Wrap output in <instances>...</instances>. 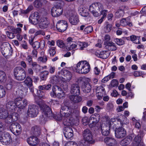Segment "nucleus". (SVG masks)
<instances>
[{
	"mask_svg": "<svg viewBox=\"0 0 146 146\" xmlns=\"http://www.w3.org/2000/svg\"><path fill=\"white\" fill-rule=\"evenodd\" d=\"M60 113L62 117L60 116L58 120L60 121L63 119V124L68 125H69L70 123L69 117L71 116L77 117L79 112L72 109L70 107L65 106L62 107L60 110Z\"/></svg>",
	"mask_w": 146,
	"mask_h": 146,
	"instance_id": "f257e3e1",
	"label": "nucleus"
},
{
	"mask_svg": "<svg viewBox=\"0 0 146 146\" xmlns=\"http://www.w3.org/2000/svg\"><path fill=\"white\" fill-rule=\"evenodd\" d=\"M18 114L17 113H9L8 111L3 108H0V119H4L7 117L5 122L7 124H10L18 119Z\"/></svg>",
	"mask_w": 146,
	"mask_h": 146,
	"instance_id": "f03ea898",
	"label": "nucleus"
},
{
	"mask_svg": "<svg viewBox=\"0 0 146 146\" xmlns=\"http://www.w3.org/2000/svg\"><path fill=\"white\" fill-rule=\"evenodd\" d=\"M76 72L79 73L86 74L90 70V66L86 61H81L78 62L75 67Z\"/></svg>",
	"mask_w": 146,
	"mask_h": 146,
	"instance_id": "7ed1b4c3",
	"label": "nucleus"
},
{
	"mask_svg": "<svg viewBox=\"0 0 146 146\" xmlns=\"http://www.w3.org/2000/svg\"><path fill=\"white\" fill-rule=\"evenodd\" d=\"M41 110L42 112L44 115H42L40 117V121L42 123H44L45 121V117L50 118L53 116V114L52 113L51 109L49 107L46 105H43L41 106Z\"/></svg>",
	"mask_w": 146,
	"mask_h": 146,
	"instance_id": "20e7f679",
	"label": "nucleus"
},
{
	"mask_svg": "<svg viewBox=\"0 0 146 146\" xmlns=\"http://www.w3.org/2000/svg\"><path fill=\"white\" fill-rule=\"evenodd\" d=\"M13 73L15 79L19 81L23 80L26 77L25 70L23 68L20 66L15 68L13 70Z\"/></svg>",
	"mask_w": 146,
	"mask_h": 146,
	"instance_id": "39448f33",
	"label": "nucleus"
},
{
	"mask_svg": "<svg viewBox=\"0 0 146 146\" xmlns=\"http://www.w3.org/2000/svg\"><path fill=\"white\" fill-rule=\"evenodd\" d=\"M8 43H3L1 46V52L2 55L6 58H8L12 55L13 52L12 48H9L6 46Z\"/></svg>",
	"mask_w": 146,
	"mask_h": 146,
	"instance_id": "423d86ee",
	"label": "nucleus"
},
{
	"mask_svg": "<svg viewBox=\"0 0 146 146\" xmlns=\"http://www.w3.org/2000/svg\"><path fill=\"white\" fill-rule=\"evenodd\" d=\"M67 15L69 17V21L71 24L76 25L79 22L78 18L74 11L73 10L68 11L67 12Z\"/></svg>",
	"mask_w": 146,
	"mask_h": 146,
	"instance_id": "0eeeda50",
	"label": "nucleus"
},
{
	"mask_svg": "<svg viewBox=\"0 0 146 146\" xmlns=\"http://www.w3.org/2000/svg\"><path fill=\"white\" fill-rule=\"evenodd\" d=\"M12 141L11 137L8 133H3L0 137V142L4 145H8L11 143Z\"/></svg>",
	"mask_w": 146,
	"mask_h": 146,
	"instance_id": "6e6552de",
	"label": "nucleus"
},
{
	"mask_svg": "<svg viewBox=\"0 0 146 146\" xmlns=\"http://www.w3.org/2000/svg\"><path fill=\"white\" fill-rule=\"evenodd\" d=\"M83 136L85 141L89 143L93 144L95 142L93 136L91 131L86 129L83 132Z\"/></svg>",
	"mask_w": 146,
	"mask_h": 146,
	"instance_id": "1a4fd4ad",
	"label": "nucleus"
},
{
	"mask_svg": "<svg viewBox=\"0 0 146 146\" xmlns=\"http://www.w3.org/2000/svg\"><path fill=\"white\" fill-rule=\"evenodd\" d=\"M11 131L15 135H19L21 132L22 127L18 123H15L11 125L9 127Z\"/></svg>",
	"mask_w": 146,
	"mask_h": 146,
	"instance_id": "9d476101",
	"label": "nucleus"
},
{
	"mask_svg": "<svg viewBox=\"0 0 146 146\" xmlns=\"http://www.w3.org/2000/svg\"><path fill=\"white\" fill-rule=\"evenodd\" d=\"M38 113L37 107L35 105L31 104L29 106L27 113L29 116L35 117L37 116Z\"/></svg>",
	"mask_w": 146,
	"mask_h": 146,
	"instance_id": "9b49d317",
	"label": "nucleus"
},
{
	"mask_svg": "<svg viewBox=\"0 0 146 146\" xmlns=\"http://www.w3.org/2000/svg\"><path fill=\"white\" fill-rule=\"evenodd\" d=\"M63 9L60 4L54 5L51 9L52 16L54 17H56L62 15L63 12Z\"/></svg>",
	"mask_w": 146,
	"mask_h": 146,
	"instance_id": "f8f14e48",
	"label": "nucleus"
},
{
	"mask_svg": "<svg viewBox=\"0 0 146 146\" xmlns=\"http://www.w3.org/2000/svg\"><path fill=\"white\" fill-rule=\"evenodd\" d=\"M102 4L99 2L94 3L91 5L89 8V10L93 16L95 17V15L98 12L97 10H100L101 8Z\"/></svg>",
	"mask_w": 146,
	"mask_h": 146,
	"instance_id": "ddd939ff",
	"label": "nucleus"
},
{
	"mask_svg": "<svg viewBox=\"0 0 146 146\" xmlns=\"http://www.w3.org/2000/svg\"><path fill=\"white\" fill-rule=\"evenodd\" d=\"M68 26L67 21L64 20H60L56 24V28L59 32H62L66 29Z\"/></svg>",
	"mask_w": 146,
	"mask_h": 146,
	"instance_id": "4468645a",
	"label": "nucleus"
},
{
	"mask_svg": "<svg viewBox=\"0 0 146 146\" xmlns=\"http://www.w3.org/2000/svg\"><path fill=\"white\" fill-rule=\"evenodd\" d=\"M21 97H18L15 100L16 103L17 108L20 109H23L25 108L28 104L27 101L26 99L23 100Z\"/></svg>",
	"mask_w": 146,
	"mask_h": 146,
	"instance_id": "2eb2a0df",
	"label": "nucleus"
},
{
	"mask_svg": "<svg viewBox=\"0 0 146 146\" xmlns=\"http://www.w3.org/2000/svg\"><path fill=\"white\" fill-rule=\"evenodd\" d=\"M49 23L48 18L45 16H42L40 18L38 26L41 29H46L49 26Z\"/></svg>",
	"mask_w": 146,
	"mask_h": 146,
	"instance_id": "dca6fc26",
	"label": "nucleus"
},
{
	"mask_svg": "<svg viewBox=\"0 0 146 146\" xmlns=\"http://www.w3.org/2000/svg\"><path fill=\"white\" fill-rule=\"evenodd\" d=\"M39 18L38 13L35 12L30 15L29 17V21L31 24L36 25L38 24Z\"/></svg>",
	"mask_w": 146,
	"mask_h": 146,
	"instance_id": "f3484780",
	"label": "nucleus"
},
{
	"mask_svg": "<svg viewBox=\"0 0 146 146\" xmlns=\"http://www.w3.org/2000/svg\"><path fill=\"white\" fill-rule=\"evenodd\" d=\"M6 108L8 111L11 112L10 113L11 114L12 113H16L17 108L16 102L15 101H9L6 104Z\"/></svg>",
	"mask_w": 146,
	"mask_h": 146,
	"instance_id": "a211bd4d",
	"label": "nucleus"
},
{
	"mask_svg": "<svg viewBox=\"0 0 146 146\" xmlns=\"http://www.w3.org/2000/svg\"><path fill=\"white\" fill-rule=\"evenodd\" d=\"M70 92L71 94L79 95L80 94V87L77 84H71L70 87Z\"/></svg>",
	"mask_w": 146,
	"mask_h": 146,
	"instance_id": "6ab92c4d",
	"label": "nucleus"
},
{
	"mask_svg": "<svg viewBox=\"0 0 146 146\" xmlns=\"http://www.w3.org/2000/svg\"><path fill=\"white\" fill-rule=\"evenodd\" d=\"M115 135L117 138H122L126 135V131L124 129L121 127H120L115 130Z\"/></svg>",
	"mask_w": 146,
	"mask_h": 146,
	"instance_id": "aec40b11",
	"label": "nucleus"
},
{
	"mask_svg": "<svg viewBox=\"0 0 146 146\" xmlns=\"http://www.w3.org/2000/svg\"><path fill=\"white\" fill-rule=\"evenodd\" d=\"M63 132L65 137L68 139L71 138L73 136V131L72 128L70 127H64Z\"/></svg>",
	"mask_w": 146,
	"mask_h": 146,
	"instance_id": "412c9836",
	"label": "nucleus"
},
{
	"mask_svg": "<svg viewBox=\"0 0 146 146\" xmlns=\"http://www.w3.org/2000/svg\"><path fill=\"white\" fill-rule=\"evenodd\" d=\"M33 82L32 78L29 76L26 77V78L24 81V84L29 88L30 91L32 93L34 92V91Z\"/></svg>",
	"mask_w": 146,
	"mask_h": 146,
	"instance_id": "4be33fe9",
	"label": "nucleus"
},
{
	"mask_svg": "<svg viewBox=\"0 0 146 146\" xmlns=\"http://www.w3.org/2000/svg\"><path fill=\"white\" fill-rule=\"evenodd\" d=\"M27 142L30 145L35 146L38 144L39 140L36 137L32 136L28 138Z\"/></svg>",
	"mask_w": 146,
	"mask_h": 146,
	"instance_id": "5701e85b",
	"label": "nucleus"
},
{
	"mask_svg": "<svg viewBox=\"0 0 146 146\" xmlns=\"http://www.w3.org/2000/svg\"><path fill=\"white\" fill-rule=\"evenodd\" d=\"M110 128L109 126L107 125L106 124H102L101 125V132L103 135L107 136L110 132Z\"/></svg>",
	"mask_w": 146,
	"mask_h": 146,
	"instance_id": "b1692460",
	"label": "nucleus"
},
{
	"mask_svg": "<svg viewBox=\"0 0 146 146\" xmlns=\"http://www.w3.org/2000/svg\"><path fill=\"white\" fill-rule=\"evenodd\" d=\"M132 136L133 137V135H131V136H128L122 139L120 142V145L122 146H126L129 145L132 139Z\"/></svg>",
	"mask_w": 146,
	"mask_h": 146,
	"instance_id": "393cba45",
	"label": "nucleus"
},
{
	"mask_svg": "<svg viewBox=\"0 0 146 146\" xmlns=\"http://www.w3.org/2000/svg\"><path fill=\"white\" fill-rule=\"evenodd\" d=\"M61 74L65 77L64 78L65 81L69 82L71 80L72 75L69 71L66 70H63L62 71Z\"/></svg>",
	"mask_w": 146,
	"mask_h": 146,
	"instance_id": "a878e982",
	"label": "nucleus"
},
{
	"mask_svg": "<svg viewBox=\"0 0 146 146\" xmlns=\"http://www.w3.org/2000/svg\"><path fill=\"white\" fill-rule=\"evenodd\" d=\"M130 21V17H129L123 18L120 21V24L121 25L123 26L128 25L129 27H131L132 25Z\"/></svg>",
	"mask_w": 146,
	"mask_h": 146,
	"instance_id": "bb28decb",
	"label": "nucleus"
},
{
	"mask_svg": "<svg viewBox=\"0 0 146 146\" xmlns=\"http://www.w3.org/2000/svg\"><path fill=\"white\" fill-rule=\"evenodd\" d=\"M108 11L106 10H103V6L102 5L101 8L100 9V10L98 13H96L95 15V17H97L100 16L101 15H103L102 17L105 18L106 17L107 15V13Z\"/></svg>",
	"mask_w": 146,
	"mask_h": 146,
	"instance_id": "cd10ccee",
	"label": "nucleus"
},
{
	"mask_svg": "<svg viewBox=\"0 0 146 146\" xmlns=\"http://www.w3.org/2000/svg\"><path fill=\"white\" fill-rule=\"evenodd\" d=\"M105 45L106 48L109 50L113 51L116 50L117 49V48L115 46V44L112 42H106Z\"/></svg>",
	"mask_w": 146,
	"mask_h": 146,
	"instance_id": "c85d7f7f",
	"label": "nucleus"
},
{
	"mask_svg": "<svg viewBox=\"0 0 146 146\" xmlns=\"http://www.w3.org/2000/svg\"><path fill=\"white\" fill-rule=\"evenodd\" d=\"M100 119V115L98 114L95 113L91 115L89 120L90 121V122H92L98 123Z\"/></svg>",
	"mask_w": 146,
	"mask_h": 146,
	"instance_id": "c756f323",
	"label": "nucleus"
},
{
	"mask_svg": "<svg viewBox=\"0 0 146 146\" xmlns=\"http://www.w3.org/2000/svg\"><path fill=\"white\" fill-rule=\"evenodd\" d=\"M141 139L139 137L136 136L133 141V146H144L143 144L141 142Z\"/></svg>",
	"mask_w": 146,
	"mask_h": 146,
	"instance_id": "7c9ffc66",
	"label": "nucleus"
},
{
	"mask_svg": "<svg viewBox=\"0 0 146 146\" xmlns=\"http://www.w3.org/2000/svg\"><path fill=\"white\" fill-rule=\"evenodd\" d=\"M80 14L83 17H86L89 14L87 9L83 6L81 7L79 10Z\"/></svg>",
	"mask_w": 146,
	"mask_h": 146,
	"instance_id": "2f4dec72",
	"label": "nucleus"
},
{
	"mask_svg": "<svg viewBox=\"0 0 146 146\" xmlns=\"http://www.w3.org/2000/svg\"><path fill=\"white\" fill-rule=\"evenodd\" d=\"M46 3L45 0H35L34 2V6L36 8L41 7L42 5Z\"/></svg>",
	"mask_w": 146,
	"mask_h": 146,
	"instance_id": "473e14b6",
	"label": "nucleus"
},
{
	"mask_svg": "<svg viewBox=\"0 0 146 146\" xmlns=\"http://www.w3.org/2000/svg\"><path fill=\"white\" fill-rule=\"evenodd\" d=\"M91 88L92 87L90 84L85 83L82 87V90L85 93H88L90 92Z\"/></svg>",
	"mask_w": 146,
	"mask_h": 146,
	"instance_id": "72a5a7b5",
	"label": "nucleus"
},
{
	"mask_svg": "<svg viewBox=\"0 0 146 146\" xmlns=\"http://www.w3.org/2000/svg\"><path fill=\"white\" fill-rule=\"evenodd\" d=\"M49 74L48 71L45 70L41 72L40 74V80H45Z\"/></svg>",
	"mask_w": 146,
	"mask_h": 146,
	"instance_id": "f704fd0d",
	"label": "nucleus"
},
{
	"mask_svg": "<svg viewBox=\"0 0 146 146\" xmlns=\"http://www.w3.org/2000/svg\"><path fill=\"white\" fill-rule=\"evenodd\" d=\"M118 121L120 123L121 125L123 127H125L129 123L128 120L125 116H123L122 119H118Z\"/></svg>",
	"mask_w": 146,
	"mask_h": 146,
	"instance_id": "c9c22d12",
	"label": "nucleus"
},
{
	"mask_svg": "<svg viewBox=\"0 0 146 146\" xmlns=\"http://www.w3.org/2000/svg\"><path fill=\"white\" fill-rule=\"evenodd\" d=\"M123 7H120L115 13V16L118 18H119L121 17H123L124 14Z\"/></svg>",
	"mask_w": 146,
	"mask_h": 146,
	"instance_id": "e433bc0d",
	"label": "nucleus"
},
{
	"mask_svg": "<svg viewBox=\"0 0 146 146\" xmlns=\"http://www.w3.org/2000/svg\"><path fill=\"white\" fill-rule=\"evenodd\" d=\"M59 89L60 90L61 88L59 86L57 85H54L52 89V91L50 93V95L53 97H56L57 91Z\"/></svg>",
	"mask_w": 146,
	"mask_h": 146,
	"instance_id": "4c0bfd02",
	"label": "nucleus"
},
{
	"mask_svg": "<svg viewBox=\"0 0 146 146\" xmlns=\"http://www.w3.org/2000/svg\"><path fill=\"white\" fill-rule=\"evenodd\" d=\"M131 40L134 43L136 44L140 43L139 42L140 36L135 35H131L130 36Z\"/></svg>",
	"mask_w": 146,
	"mask_h": 146,
	"instance_id": "58836bf2",
	"label": "nucleus"
},
{
	"mask_svg": "<svg viewBox=\"0 0 146 146\" xmlns=\"http://www.w3.org/2000/svg\"><path fill=\"white\" fill-rule=\"evenodd\" d=\"M89 127L94 131H97L100 127L98 123L91 122L89 125Z\"/></svg>",
	"mask_w": 146,
	"mask_h": 146,
	"instance_id": "ea45409f",
	"label": "nucleus"
},
{
	"mask_svg": "<svg viewBox=\"0 0 146 146\" xmlns=\"http://www.w3.org/2000/svg\"><path fill=\"white\" fill-rule=\"evenodd\" d=\"M105 143L107 145H110L111 144L114 143L115 140L112 137H107L104 139Z\"/></svg>",
	"mask_w": 146,
	"mask_h": 146,
	"instance_id": "a19ab883",
	"label": "nucleus"
},
{
	"mask_svg": "<svg viewBox=\"0 0 146 146\" xmlns=\"http://www.w3.org/2000/svg\"><path fill=\"white\" fill-rule=\"evenodd\" d=\"M96 92L100 93L102 94H105L106 92L104 88L102 86H96Z\"/></svg>",
	"mask_w": 146,
	"mask_h": 146,
	"instance_id": "79ce46f5",
	"label": "nucleus"
},
{
	"mask_svg": "<svg viewBox=\"0 0 146 146\" xmlns=\"http://www.w3.org/2000/svg\"><path fill=\"white\" fill-rule=\"evenodd\" d=\"M6 91L3 86L0 84V98L4 97L6 95Z\"/></svg>",
	"mask_w": 146,
	"mask_h": 146,
	"instance_id": "37998d69",
	"label": "nucleus"
},
{
	"mask_svg": "<svg viewBox=\"0 0 146 146\" xmlns=\"http://www.w3.org/2000/svg\"><path fill=\"white\" fill-rule=\"evenodd\" d=\"M56 97L59 98H61L65 96V94L64 92L62 91V89L60 90H58L57 91Z\"/></svg>",
	"mask_w": 146,
	"mask_h": 146,
	"instance_id": "c03bdc74",
	"label": "nucleus"
},
{
	"mask_svg": "<svg viewBox=\"0 0 146 146\" xmlns=\"http://www.w3.org/2000/svg\"><path fill=\"white\" fill-rule=\"evenodd\" d=\"M33 8L32 5H30L29 6L27 9L26 10H21V12L22 14H27L29 13L33 9Z\"/></svg>",
	"mask_w": 146,
	"mask_h": 146,
	"instance_id": "a18cd8bd",
	"label": "nucleus"
},
{
	"mask_svg": "<svg viewBox=\"0 0 146 146\" xmlns=\"http://www.w3.org/2000/svg\"><path fill=\"white\" fill-rule=\"evenodd\" d=\"M34 130V134L36 136H38L40 134V128L37 126L34 127L32 129Z\"/></svg>",
	"mask_w": 146,
	"mask_h": 146,
	"instance_id": "49530a36",
	"label": "nucleus"
},
{
	"mask_svg": "<svg viewBox=\"0 0 146 146\" xmlns=\"http://www.w3.org/2000/svg\"><path fill=\"white\" fill-rule=\"evenodd\" d=\"M56 45L59 47L62 48L65 47V45L63 41L61 40H58L56 41Z\"/></svg>",
	"mask_w": 146,
	"mask_h": 146,
	"instance_id": "de8ad7c7",
	"label": "nucleus"
},
{
	"mask_svg": "<svg viewBox=\"0 0 146 146\" xmlns=\"http://www.w3.org/2000/svg\"><path fill=\"white\" fill-rule=\"evenodd\" d=\"M6 74L3 71H0V82H2L6 78Z\"/></svg>",
	"mask_w": 146,
	"mask_h": 146,
	"instance_id": "09e8293b",
	"label": "nucleus"
},
{
	"mask_svg": "<svg viewBox=\"0 0 146 146\" xmlns=\"http://www.w3.org/2000/svg\"><path fill=\"white\" fill-rule=\"evenodd\" d=\"M48 52L49 53L50 56H54L56 53L55 48L54 47H50L49 49L48 50Z\"/></svg>",
	"mask_w": 146,
	"mask_h": 146,
	"instance_id": "8fccbe9b",
	"label": "nucleus"
},
{
	"mask_svg": "<svg viewBox=\"0 0 146 146\" xmlns=\"http://www.w3.org/2000/svg\"><path fill=\"white\" fill-rule=\"evenodd\" d=\"M112 28V25L111 24H109L108 23H107L105 27V31L106 33L110 32Z\"/></svg>",
	"mask_w": 146,
	"mask_h": 146,
	"instance_id": "3c124183",
	"label": "nucleus"
},
{
	"mask_svg": "<svg viewBox=\"0 0 146 146\" xmlns=\"http://www.w3.org/2000/svg\"><path fill=\"white\" fill-rule=\"evenodd\" d=\"M80 47V49L81 50H83L84 48L86 47L88 45V44L86 42H79L78 44Z\"/></svg>",
	"mask_w": 146,
	"mask_h": 146,
	"instance_id": "603ef678",
	"label": "nucleus"
},
{
	"mask_svg": "<svg viewBox=\"0 0 146 146\" xmlns=\"http://www.w3.org/2000/svg\"><path fill=\"white\" fill-rule=\"evenodd\" d=\"M12 32L15 34H20L22 31L20 27H17L16 28L12 27Z\"/></svg>",
	"mask_w": 146,
	"mask_h": 146,
	"instance_id": "864d4df0",
	"label": "nucleus"
},
{
	"mask_svg": "<svg viewBox=\"0 0 146 146\" xmlns=\"http://www.w3.org/2000/svg\"><path fill=\"white\" fill-rule=\"evenodd\" d=\"M93 31V28L91 26H89L86 27L84 29V32L86 33H89L92 32Z\"/></svg>",
	"mask_w": 146,
	"mask_h": 146,
	"instance_id": "5fc2aeb1",
	"label": "nucleus"
},
{
	"mask_svg": "<svg viewBox=\"0 0 146 146\" xmlns=\"http://www.w3.org/2000/svg\"><path fill=\"white\" fill-rule=\"evenodd\" d=\"M114 41L119 45H121L124 43V41L121 39L116 38L114 39Z\"/></svg>",
	"mask_w": 146,
	"mask_h": 146,
	"instance_id": "6e6d98bb",
	"label": "nucleus"
},
{
	"mask_svg": "<svg viewBox=\"0 0 146 146\" xmlns=\"http://www.w3.org/2000/svg\"><path fill=\"white\" fill-rule=\"evenodd\" d=\"M64 146H78L77 144L73 141L68 142L66 143Z\"/></svg>",
	"mask_w": 146,
	"mask_h": 146,
	"instance_id": "4d7b16f0",
	"label": "nucleus"
},
{
	"mask_svg": "<svg viewBox=\"0 0 146 146\" xmlns=\"http://www.w3.org/2000/svg\"><path fill=\"white\" fill-rule=\"evenodd\" d=\"M32 46L34 48L38 49L40 46V43L38 41H35L32 44Z\"/></svg>",
	"mask_w": 146,
	"mask_h": 146,
	"instance_id": "13d9d810",
	"label": "nucleus"
},
{
	"mask_svg": "<svg viewBox=\"0 0 146 146\" xmlns=\"http://www.w3.org/2000/svg\"><path fill=\"white\" fill-rule=\"evenodd\" d=\"M47 60V58L46 56H44L43 57H40L38 59V61L45 63Z\"/></svg>",
	"mask_w": 146,
	"mask_h": 146,
	"instance_id": "bf43d9fd",
	"label": "nucleus"
},
{
	"mask_svg": "<svg viewBox=\"0 0 146 146\" xmlns=\"http://www.w3.org/2000/svg\"><path fill=\"white\" fill-rule=\"evenodd\" d=\"M77 45L76 44L75 42H74V43H71L69 45H67L68 47V49L69 50H72L76 47Z\"/></svg>",
	"mask_w": 146,
	"mask_h": 146,
	"instance_id": "052dcab7",
	"label": "nucleus"
},
{
	"mask_svg": "<svg viewBox=\"0 0 146 146\" xmlns=\"http://www.w3.org/2000/svg\"><path fill=\"white\" fill-rule=\"evenodd\" d=\"M113 105L112 103H109L107 105L106 108L108 110L111 111L113 110Z\"/></svg>",
	"mask_w": 146,
	"mask_h": 146,
	"instance_id": "680f3d73",
	"label": "nucleus"
},
{
	"mask_svg": "<svg viewBox=\"0 0 146 146\" xmlns=\"http://www.w3.org/2000/svg\"><path fill=\"white\" fill-rule=\"evenodd\" d=\"M77 96H79V95H76L75 94H72L69 96V98L70 100L73 102L74 103V102H77V101H77L76 100H75V99L76 97H77Z\"/></svg>",
	"mask_w": 146,
	"mask_h": 146,
	"instance_id": "e2e57ef3",
	"label": "nucleus"
},
{
	"mask_svg": "<svg viewBox=\"0 0 146 146\" xmlns=\"http://www.w3.org/2000/svg\"><path fill=\"white\" fill-rule=\"evenodd\" d=\"M55 67L54 66H50L49 67L48 72L51 74H53L55 71Z\"/></svg>",
	"mask_w": 146,
	"mask_h": 146,
	"instance_id": "0e129e2a",
	"label": "nucleus"
},
{
	"mask_svg": "<svg viewBox=\"0 0 146 146\" xmlns=\"http://www.w3.org/2000/svg\"><path fill=\"white\" fill-rule=\"evenodd\" d=\"M111 84L113 87L117 86L118 85V82L116 80L113 79L111 81Z\"/></svg>",
	"mask_w": 146,
	"mask_h": 146,
	"instance_id": "69168bd1",
	"label": "nucleus"
},
{
	"mask_svg": "<svg viewBox=\"0 0 146 146\" xmlns=\"http://www.w3.org/2000/svg\"><path fill=\"white\" fill-rule=\"evenodd\" d=\"M6 34L7 35L8 37L11 39H13L15 37V35H14V33L10 32L9 31H7L6 32Z\"/></svg>",
	"mask_w": 146,
	"mask_h": 146,
	"instance_id": "338daca9",
	"label": "nucleus"
},
{
	"mask_svg": "<svg viewBox=\"0 0 146 146\" xmlns=\"http://www.w3.org/2000/svg\"><path fill=\"white\" fill-rule=\"evenodd\" d=\"M105 123L107 125L109 126V128H110L111 127V128H114V124L113 123L110 122L109 120H107L106 122V123Z\"/></svg>",
	"mask_w": 146,
	"mask_h": 146,
	"instance_id": "774afa93",
	"label": "nucleus"
}]
</instances>
